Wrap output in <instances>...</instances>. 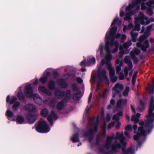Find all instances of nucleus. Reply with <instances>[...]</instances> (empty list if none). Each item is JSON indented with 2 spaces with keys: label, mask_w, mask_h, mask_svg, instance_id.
Masks as SVG:
<instances>
[{
  "label": "nucleus",
  "mask_w": 154,
  "mask_h": 154,
  "mask_svg": "<svg viewBox=\"0 0 154 154\" xmlns=\"http://www.w3.org/2000/svg\"><path fill=\"white\" fill-rule=\"evenodd\" d=\"M118 20V17H116L111 25V28L109 32L107 31L105 36L106 45H100L97 51V55H99L103 57L97 67V73L100 77L106 79V72L104 69L107 68L109 70L111 81L115 82L117 77L115 76V72L111 66L110 61L112 59L110 53H115L118 48L119 46L117 41L116 40L120 36L119 34H115L117 30V27L114 26Z\"/></svg>",
  "instance_id": "1"
},
{
  "label": "nucleus",
  "mask_w": 154,
  "mask_h": 154,
  "mask_svg": "<svg viewBox=\"0 0 154 154\" xmlns=\"http://www.w3.org/2000/svg\"><path fill=\"white\" fill-rule=\"evenodd\" d=\"M154 101L152 98L150 101L149 108V114L147 116V119L146 123L144 124L143 122L140 121L139 123L140 125L137 129V126L136 124L139 121V118L140 114L137 113L135 115H132L131 121L134 122V124L132 127L130 125H127L125 128V134L126 137L129 138L130 137V132L131 131L132 128L134 130L135 134L134 135V139L138 140L143 138V137L149 134L151 131L152 127V124L154 121Z\"/></svg>",
  "instance_id": "2"
},
{
  "label": "nucleus",
  "mask_w": 154,
  "mask_h": 154,
  "mask_svg": "<svg viewBox=\"0 0 154 154\" xmlns=\"http://www.w3.org/2000/svg\"><path fill=\"white\" fill-rule=\"evenodd\" d=\"M125 138L123 136V132H117L115 138L111 137H107L105 145L101 152H105L106 150H111L114 152L118 151L122 146H124L126 144Z\"/></svg>",
  "instance_id": "3"
},
{
  "label": "nucleus",
  "mask_w": 154,
  "mask_h": 154,
  "mask_svg": "<svg viewBox=\"0 0 154 154\" xmlns=\"http://www.w3.org/2000/svg\"><path fill=\"white\" fill-rule=\"evenodd\" d=\"M146 0H132L131 4H130L126 8V10L127 11H131L128 14H127L125 15V17L124 18L125 20H129L131 19L130 16L134 14L137 11L139 10L140 7L139 5L141 4V9L144 10L146 9L147 7L145 6V5L143 3V2Z\"/></svg>",
  "instance_id": "4"
},
{
  "label": "nucleus",
  "mask_w": 154,
  "mask_h": 154,
  "mask_svg": "<svg viewBox=\"0 0 154 154\" xmlns=\"http://www.w3.org/2000/svg\"><path fill=\"white\" fill-rule=\"evenodd\" d=\"M152 25H150L147 27L145 34L144 35L140 36L139 42L137 43L138 47L141 48L143 51H146V49L149 47V45L148 40H145L143 45H142V43L143 41L150 35V34L149 31L152 29Z\"/></svg>",
  "instance_id": "5"
},
{
  "label": "nucleus",
  "mask_w": 154,
  "mask_h": 154,
  "mask_svg": "<svg viewBox=\"0 0 154 154\" xmlns=\"http://www.w3.org/2000/svg\"><path fill=\"white\" fill-rule=\"evenodd\" d=\"M154 21V18H151L150 20H149L148 18L145 16L143 13H140L138 17L135 18V30L137 31H139L140 30V25L139 23L142 24H148L150 22Z\"/></svg>",
  "instance_id": "6"
},
{
  "label": "nucleus",
  "mask_w": 154,
  "mask_h": 154,
  "mask_svg": "<svg viewBox=\"0 0 154 154\" xmlns=\"http://www.w3.org/2000/svg\"><path fill=\"white\" fill-rule=\"evenodd\" d=\"M24 93L25 95L27 97H33L35 102L39 105H41L43 102L42 100L38 94H33L32 90L30 85H28L26 86Z\"/></svg>",
  "instance_id": "7"
},
{
  "label": "nucleus",
  "mask_w": 154,
  "mask_h": 154,
  "mask_svg": "<svg viewBox=\"0 0 154 154\" xmlns=\"http://www.w3.org/2000/svg\"><path fill=\"white\" fill-rule=\"evenodd\" d=\"M35 128L38 132L40 133H47L50 130V128L44 121L39 122L36 125Z\"/></svg>",
  "instance_id": "8"
},
{
  "label": "nucleus",
  "mask_w": 154,
  "mask_h": 154,
  "mask_svg": "<svg viewBox=\"0 0 154 154\" xmlns=\"http://www.w3.org/2000/svg\"><path fill=\"white\" fill-rule=\"evenodd\" d=\"M131 45V42L129 41L125 43L123 46H120L119 48L120 52L119 53V58H121L123 54H126L129 53L130 50L128 48Z\"/></svg>",
  "instance_id": "9"
},
{
  "label": "nucleus",
  "mask_w": 154,
  "mask_h": 154,
  "mask_svg": "<svg viewBox=\"0 0 154 154\" xmlns=\"http://www.w3.org/2000/svg\"><path fill=\"white\" fill-rule=\"evenodd\" d=\"M10 97L9 96H8L6 98V102L7 103H9L10 104L14 103L12 108L14 110L16 109L18 106L20 105V103L18 102H15L17 100V98L14 97H13L12 98L11 100L10 101Z\"/></svg>",
  "instance_id": "10"
},
{
  "label": "nucleus",
  "mask_w": 154,
  "mask_h": 154,
  "mask_svg": "<svg viewBox=\"0 0 154 154\" xmlns=\"http://www.w3.org/2000/svg\"><path fill=\"white\" fill-rule=\"evenodd\" d=\"M123 88V87L121 84H117L112 88V91L113 94V97H114L116 96V95L114 93H116L118 94L119 96H120L119 94L120 92L121 91Z\"/></svg>",
  "instance_id": "11"
},
{
  "label": "nucleus",
  "mask_w": 154,
  "mask_h": 154,
  "mask_svg": "<svg viewBox=\"0 0 154 154\" xmlns=\"http://www.w3.org/2000/svg\"><path fill=\"white\" fill-rule=\"evenodd\" d=\"M116 70L117 73L119 75V77L120 79L122 80L124 78L123 75H120V71H121V67L123 63L122 61H120L119 59H117L116 61Z\"/></svg>",
  "instance_id": "12"
},
{
  "label": "nucleus",
  "mask_w": 154,
  "mask_h": 154,
  "mask_svg": "<svg viewBox=\"0 0 154 154\" xmlns=\"http://www.w3.org/2000/svg\"><path fill=\"white\" fill-rule=\"evenodd\" d=\"M125 63H127L128 66V68H127V67H125L124 70L125 75V76H127L128 75V71L131 70L132 68V63L131 61L130 60L129 58L128 57H125Z\"/></svg>",
  "instance_id": "13"
},
{
  "label": "nucleus",
  "mask_w": 154,
  "mask_h": 154,
  "mask_svg": "<svg viewBox=\"0 0 154 154\" xmlns=\"http://www.w3.org/2000/svg\"><path fill=\"white\" fill-rule=\"evenodd\" d=\"M122 115V111L119 112L116 115H115L112 117V119L115 121V123L116 124V127L117 128H119L121 125L120 122L119 121V117Z\"/></svg>",
  "instance_id": "14"
},
{
  "label": "nucleus",
  "mask_w": 154,
  "mask_h": 154,
  "mask_svg": "<svg viewBox=\"0 0 154 154\" xmlns=\"http://www.w3.org/2000/svg\"><path fill=\"white\" fill-rule=\"evenodd\" d=\"M127 103V100L125 99H120L118 100L116 107L115 109L117 111H119L122 109L123 107Z\"/></svg>",
  "instance_id": "15"
},
{
  "label": "nucleus",
  "mask_w": 154,
  "mask_h": 154,
  "mask_svg": "<svg viewBox=\"0 0 154 154\" xmlns=\"http://www.w3.org/2000/svg\"><path fill=\"white\" fill-rule=\"evenodd\" d=\"M88 63L86 62L85 60V59L81 62V65L83 66H89L93 64L95 62V58L93 57H89L88 59Z\"/></svg>",
  "instance_id": "16"
},
{
  "label": "nucleus",
  "mask_w": 154,
  "mask_h": 154,
  "mask_svg": "<svg viewBox=\"0 0 154 154\" xmlns=\"http://www.w3.org/2000/svg\"><path fill=\"white\" fill-rule=\"evenodd\" d=\"M146 5L148 7L147 10V13L150 15H152L154 14L152 8L154 9V1H149L148 3H146Z\"/></svg>",
  "instance_id": "17"
},
{
  "label": "nucleus",
  "mask_w": 154,
  "mask_h": 154,
  "mask_svg": "<svg viewBox=\"0 0 154 154\" xmlns=\"http://www.w3.org/2000/svg\"><path fill=\"white\" fill-rule=\"evenodd\" d=\"M23 109L27 111L32 112H35L36 109L35 107L31 104L26 105L23 107Z\"/></svg>",
  "instance_id": "18"
},
{
  "label": "nucleus",
  "mask_w": 154,
  "mask_h": 154,
  "mask_svg": "<svg viewBox=\"0 0 154 154\" xmlns=\"http://www.w3.org/2000/svg\"><path fill=\"white\" fill-rule=\"evenodd\" d=\"M57 118V116L55 113L54 111L51 112L50 114L48 116V119L49 122L51 125H52L53 124L52 121L53 120H56Z\"/></svg>",
  "instance_id": "19"
},
{
  "label": "nucleus",
  "mask_w": 154,
  "mask_h": 154,
  "mask_svg": "<svg viewBox=\"0 0 154 154\" xmlns=\"http://www.w3.org/2000/svg\"><path fill=\"white\" fill-rule=\"evenodd\" d=\"M97 75L95 77H92L91 80H92L93 81H97V82H98V83H99V81H104V82H108V79H107L106 76V79H104L103 77H100L97 73Z\"/></svg>",
  "instance_id": "20"
},
{
  "label": "nucleus",
  "mask_w": 154,
  "mask_h": 154,
  "mask_svg": "<svg viewBox=\"0 0 154 154\" xmlns=\"http://www.w3.org/2000/svg\"><path fill=\"white\" fill-rule=\"evenodd\" d=\"M37 116L36 114L32 115L29 114L27 117V119L30 124H31L35 122L37 119Z\"/></svg>",
  "instance_id": "21"
},
{
  "label": "nucleus",
  "mask_w": 154,
  "mask_h": 154,
  "mask_svg": "<svg viewBox=\"0 0 154 154\" xmlns=\"http://www.w3.org/2000/svg\"><path fill=\"white\" fill-rule=\"evenodd\" d=\"M16 122L17 124H22L25 123V121L24 118L23 116H18L17 117Z\"/></svg>",
  "instance_id": "22"
},
{
  "label": "nucleus",
  "mask_w": 154,
  "mask_h": 154,
  "mask_svg": "<svg viewBox=\"0 0 154 154\" xmlns=\"http://www.w3.org/2000/svg\"><path fill=\"white\" fill-rule=\"evenodd\" d=\"M38 90L39 92H42L48 95H50L51 94V92L48 91L46 88L43 86H39Z\"/></svg>",
  "instance_id": "23"
},
{
  "label": "nucleus",
  "mask_w": 154,
  "mask_h": 154,
  "mask_svg": "<svg viewBox=\"0 0 154 154\" xmlns=\"http://www.w3.org/2000/svg\"><path fill=\"white\" fill-rule=\"evenodd\" d=\"M49 69H47L45 72V74L46 73L45 76L42 77L40 79V81L43 83H44L47 80L48 77L50 74V72L48 71Z\"/></svg>",
  "instance_id": "24"
},
{
  "label": "nucleus",
  "mask_w": 154,
  "mask_h": 154,
  "mask_svg": "<svg viewBox=\"0 0 154 154\" xmlns=\"http://www.w3.org/2000/svg\"><path fill=\"white\" fill-rule=\"evenodd\" d=\"M140 52V50L138 48H135L131 51L130 54L132 57H134L135 55H138Z\"/></svg>",
  "instance_id": "25"
},
{
  "label": "nucleus",
  "mask_w": 154,
  "mask_h": 154,
  "mask_svg": "<svg viewBox=\"0 0 154 154\" xmlns=\"http://www.w3.org/2000/svg\"><path fill=\"white\" fill-rule=\"evenodd\" d=\"M97 126H94L93 125L92 126L91 128L89 130V132L88 134H84V136H86V135H89L91 134L92 133L94 132H95L97 131Z\"/></svg>",
  "instance_id": "26"
},
{
  "label": "nucleus",
  "mask_w": 154,
  "mask_h": 154,
  "mask_svg": "<svg viewBox=\"0 0 154 154\" xmlns=\"http://www.w3.org/2000/svg\"><path fill=\"white\" fill-rule=\"evenodd\" d=\"M55 95L58 98H61L64 95V92L60 91L56 89L55 91Z\"/></svg>",
  "instance_id": "27"
},
{
  "label": "nucleus",
  "mask_w": 154,
  "mask_h": 154,
  "mask_svg": "<svg viewBox=\"0 0 154 154\" xmlns=\"http://www.w3.org/2000/svg\"><path fill=\"white\" fill-rule=\"evenodd\" d=\"M58 84L59 86L62 88H65L67 87V85L65 82L62 79H59Z\"/></svg>",
  "instance_id": "28"
},
{
  "label": "nucleus",
  "mask_w": 154,
  "mask_h": 154,
  "mask_svg": "<svg viewBox=\"0 0 154 154\" xmlns=\"http://www.w3.org/2000/svg\"><path fill=\"white\" fill-rule=\"evenodd\" d=\"M21 87L19 88L18 91L17 92L18 97L20 100L23 99L24 98V97L22 92V89H21Z\"/></svg>",
  "instance_id": "29"
},
{
  "label": "nucleus",
  "mask_w": 154,
  "mask_h": 154,
  "mask_svg": "<svg viewBox=\"0 0 154 154\" xmlns=\"http://www.w3.org/2000/svg\"><path fill=\"white\" fill-rule=\"evenodd\" d=\"M110 118L109 114H108L105 119L104 120L103 129L104 130L106 126V122H109L110 120Z\"/></svg>",
  "instance_id": "30"
},
{
  "label": "nucleus",
  "mask_w": 154,
  "mask_h": 154,
  "mask_svg": "<svg viewBox=\"0 0 154 154\" xmlns=\"http://www.w3.org/2000/svg\"><path fill=\"white\" fill-rule=\"evenodd\" d=\"M134 32V31H131V34L132 37V41L134 42H135L136 41V38L138 34Z\"/></svg>",
  "instance_id": "31"
},
{
  "label": "nucleus",
  "mask_w": 154,
  "mask_h": 154,
  "mask_svg": "<svg viewBox=\"0 0 154 154\" xmlns=\"http://www.w3.org/2000/svg\"><path fill=\"white\" fill-rule=\"evenodd\" d=\"M71 140L74 142H77L79 141L78 138V134H75L71 138Z\"/></svg>",
  "instance_id": "32"
},
{
  "label": "nucleus",
  "mask_w": 154,
  "mask_h": 154,
  "mask_svg": "<svg viewBox=\"0 0 154 154\" xmlns=\"http://www.w3.org/2000/svg\"><path fill=\"white\" fill-rule=\"evenodd\" d=\"M48 110L45 108L42 109L41 112V114L42 116L46 117L48 114Z\"/></svg>",
  "instance_id": "33"
},
{
  "label": "nucleus",
  "mask_w": 154,
  "mask_h": 154,
  "mask_svg": "<svg viewBox=\"0 0 154 154\" xmlns=\"http://www.w3.org/2000/svg\"><path fill=\"white\" fill-rule=\"evenodd\" d=\"M6 115L9 119L13 118L14 116L13 112L8 109L6 111Z\"/></svg>",
  "instance_id": "34"
},
{
  "label": "nucleus",
  "mask_w": 154,
  "mask_h": 154,
  "mask_svg": "<svg viewBox=\"0 0 154 154\" xmlns=\"http://www.w3.org/2000/svg\"><path fill=\"white\" fill-rule=\"evenodd\" d=\"M64 106L63 102V100L61 102L58 103L57 106V108L59 110H61Z\"/></svg>",
  "instance_id": "35"
},
{
  "label": "nucleus",
  "mask_w": 154,
  "mask_h": 154,
  "mask_svg": "<svg viewBox=\"0 0 154 154\" xmlns=\"http://www.w3.org/2000/svg\"><path fill=\"white\" fill-rule=\"evenodd\" d=\"M134 152L133 149L130 148L127 151H124L123 154H134Z\"/></svg>",
  "instance_id": "36"
},
{
  "label": "nucleus",
  "mask_w": 154,
  "mask_h": 154,
  "mask_svg": "<svg viewBox=\"0 0 154 154\" xmlns=\"http://www.w3.org/2000/svg\"><path fill=\"white\" fill-rule=\"evenodd\" d=\"M152 84L148 89V92L149 93H151L154 91V79L152 81Z\"/></svg>",
  "instance_id": "37"
},
{
  "label": "nucleus",
  "mask_w": 154,
  "mask_h": 154,
  "mask_svg": "<svg viewBox=\"0 0 154 154\" xmlns=\"http://www.w3.org/2000/svg\"><path fill=\"white\" fill-rule=\"evenodd\" d=\"M81 92L79 90H78L75 94L73 95V98L75 99H77L79 98L81 96Z\"/></svg>",
  "instance_id": "38"
},
{
  "label": "nucleus",
  "mask_w": 154,
  "mask_h": 154,
  "mask_svg": "<svg viewBox=\"0 0 154 154\" xmlns=\"http://www.w3.org/2000/svg\"><path fill=\"white\" fill-rule=\"evenodd\" d=\"M133 26V24L132 23H130L129 24L128 26H125L123 29V31L124 32H125L126 30H128V29H130L131 28H132Z\"/></svg>",
  "instance_id": "39"
},
{
  "label": "nucleus",
  "mask_w": 154,
  "mask_h": 154,
  "mask_svg": "<svg viewBox=\"0 0 154 154\" xmlns=\"http://www.w3.org/2000/svg\"><path fill=\"white\" fill-rule=\"evenodd\" d=\"M49 88L50 89H53L55 87V84L54 82L51 81L50 82L48 85Z\"/></svg>",
  "instance_id": "40"
},
{
  "label": "nucleus",
  "mask_w": 154,
  "mask_h": 154,
  "mask_svg": "<svg viewBox=\"0 0 154 154\" xmlns=\"http://www.w3.org/2000/svg\"><path fill=\"white\" fill-rule=\"evenodd\" d=\"M129 88L128 87H127L125 89L123 92V95L124 96H127L128 93L129 92Z\"/></svg>",
  "instance_id": "41"
},
{
  "label": "nucleus",
  "mask_w": 154,
  "mask_h": 154,
  "mask_svg": "<svg viewBox=\"0 0 154 154\" xmlns=\"http://www.w3.org/2000/svg\"><path fill=\"white\" fill-rule=\"evenodd\" d=\"M138 109L140 111H142L144 109V106L143 102H140V106L138 107Z\"/></svg>",
  "instance_id": "42"
},
{
  "label": "nucleus",
  "mask_w": 154,
  "mask_h": 154,
  "mask_svg": "<svg viewBox=\"0 0 154 154\" xmlns=\"http://www.w3.org/2000/svg\"><path fill=\"white\" fill-rule=\"evenodd\" d=\"M104 112L103 110H102L101 112L100 115H99L97 119V121L98 122L99 119H101L103 116Z\"/></svg>",
  "instance_id": "43"
},
{
  "label": "nucleus",
  "mask_w": 154,
  "mask_h": 154,
  "mask_svg": "<svg viewBox=\"0 0 154 154\" xmlns=\"http://www.w3.org/2000/svg\"><path fill=\"white\" fill-rule=\"evenodd\" d=\"M115 103V101L113 100H111L110 101V104L108 106V109H110L112 107V105H114Z\"/></svg>",
  "instance_id": "44"
},
{
  "label": "nucleus",
  "mask_w": 154,
  "mask_h": 154,
  "mask_svg": "<svg viewBox=\"0 0 154 154\" xmlns=\"http://www.w3.org/2000/svg\"><path fill=\"white\" fill-rule=\"evenodd\" d=\"M136 75L137 73L133 76L132 79V83L133 85H134L135 83Z\"/></svg>",
  "instance_id": "45"
},
{
  "label": "nucleus",
  "mask_w": 154,
  "mask_h": 154,
  "mask_svg": "<svg viewBox=\"0 0 154 154\" xmlns=\"http://www.w3.org/2000/svg\"><path fill=\"white\" fill-rule=\"evenodd\" d=\"M115 124V123L114 122H111L108 125V128L109 129L113 127L114 126Z\"/></svg>",
  "instance_id": "46"
},
{
  "label": "nucleus",
  "mask_w": 154,
  "mask_h": 154,
  "mask_svg": "<svg viewBox=\"0 0 154 154\" xmlns=\"http://www.w3.org/2000/svg\"><path fill=\"white\" fill-rule=\"evenodd\" d=\"M107 91L108 90L107 89H106L103 91L102 94V97L103 98H105L106 96V94L107 92Z\"/></svg>",
  "instance_id": "47"
},
{
  "label": "nucleus",
  "mask_w": 154,
  "mask_h": 154,
  "mask_svg": "<svg viewBox=\"0 0 154 154\" xmlns=\"http://www.w3.org/2000/svg\"><path fill=\"white\" fill-rule=\"evenodd\" d=\"M77 81L79 83H82L83 82L82 79L79 77L78 78L76 79Z\"/></svg>",
  "instance_id": "48"
},
{
  "label": "nucleus",
  "mask_w": 154,
  "mask_h": 154,
  "mask_svg": "<svg viewBox=\"0 0 154 154\" xmlns=\"http://www.w3.org/2000/svg\"><path fill=\"white\" fill-rule=\"evenodd\" d=\"M126 38V36L125 35H122L121 39L122 41H124Z\"/></svg>",
  "instance_id": "49"
},
{
  "label": "nucleus",
  "mask_w": 154,
  "mask_h": 154,
  "mask_svg": "<svg viewBox=\"0 0 154 154\" xmlns=\"http://www.w3.org/2000/svg\"><path fill=\"white\" fill-rule=\"evenodd\" d=\"M92 97V93L91 92L88 98V102L89 103L91 100V98Z\"/></svg>",
  "instance_id": "50"
},
{
  "label": "nucleus",
  "mask_w": 154,
  "mask_h": 154,
  "mask_svg": "<svg viewBox=\"0 0 154 154\" xmlns=\"http://www.w3.org/2000/svg\"><path fill=\"white\" fill-rule=\"evenodd\" d=\"M38 79H35V82H34L33 83V84L34 85H37L38 84Z\"/></svg>",
  "instance_id": "51"
},
{
  "label": "nucleus",
  "mask_w": 154,
  "mask_h": 154,
  "mask_svg": "<svg viewBox=\"0 0 154 154\" xmlns=\"http://www.w3.org/2000/svg\"><path fill=\"white\" fill-rule=\"evenodd\" d=\"M70 91H67L66 94V95L67 97H69L70 96Z\"/></svg>",
  "instance_id": "52"
},
{
  "label": "nucleus",
  "mask_w": 154,
  "mask_h": 154,
  "mask_svg": "<svg viewBox=\"0 0 154 154\" xmlns=\"http://www.w3.org/2000/svg\"><path fill=\"white\" fill-rule=\"evenodd\" d=\"M91 107V105L90 106H88L86 108L85 111L86 112H87L88 111V110Z\"/></svg>",
  "instance_id": "53"
},
{
  "label": "nucleus",
  "mask_w": 154,
  "mask_h": 154,
  "mask_svg": "<svg viewBox=\"0 0 154 154\" xmlns=\"http://www.w3.org/2000/svg\"><path fill=\"white\" fill-rule=\"evenodd\" d=\"M131 110H132V111L133 112H134V113H135V111L134 109V107L133 106L131 105Z\"/></svg>",
  "instance_id": "54"
},
{
  "label": "nucleus",
  "mask_w": 154,
  "mask_h": 154,
  "mask_svg": "<svg viewBox=\"0 0 154 154\" xmlns=\"http://www.w3.org/2000/svg\"><path fill=\"white\" fill-rule=\"evenodd\" d=\"M124 12L122 11H121L120 13V16L121 17H123L124 15Z\"/></svg>",
  "instance_id": "55"
},
{
  "label": "nucleus",
  "mask_w": 154,
  "mask_h": 154,
  "mask_svg": "<svg viewBox=\"0 0 154 154\" xmlns=\"http://www.w3.org/2000/svg\"><path fill=\"white\" fill-rule=\"evenodd\" d=\"M150 42L151 43H153L154 42V39L153 38H151L150 39Z\"/></svg>",
  "instance_id": "56"
},
{
  "label": "nucleus",
  "mask_w": 154,
  "mask_h": 154,
  "mask_svg": "<svg viewBox=\"0 0 154 154\" xmlns=\"http://www.w3.org/2000/svg\"><path fill=\"white\" fill-rule=\"evenodd\" d=\"M145 29L144 27H142V30L141 32L143 33V32L144 31Z\"/></svg>",
  "instance_id": "57"
},
{
  "label": "nucleus",
  "mask_w": 154,
  "mask_h": 154,
  "mask_svg": "<svg viewBox=\"0 0 154 154\" xmlns=\"http://www.w3.org/2000/svg\"><path fill=\"white\" fill-rule=\"evenodd\" d=\"M126 119L129 121L130 118L129 116L128 115H126Z\"/></svg>",
  "instance_id": "58"
},
{
  "label": "nucleus",
  "mask_w": 154,
  "mask_h": 154,
  "mask_svg": "<svg viewBox=\"0 0 154 154\" xmlns=\"http://www.w3.org/2000/svg\"><path fill=\"white\" fill-rule=\"evenodd\" d=\"M54 105V103L53 102H52L50 104V106H53Z\"/></svg>",
  "instance_id": "59"
},
{
  "label": "nucleus",
  "mask_w": 154,
  "mask_h": 154,
  "mask_svg": "<svg viewBox=\"0 0 154 154\" xmlns=\"http://www.w3.org/2000/svg\"><path fill=\"white\" fill-rule=\"evenodd\" d=\"M82 144V143H79L77 145L78 146H80Z\"/></svg>",
  "instance_id": "60"
},
{
  "label": "nucleus",
  "mask_w": 154,
  "mask_h": 154,
  "mask_svg": "<svg viewBox=\"0 0 154 154\" xmlns=\"http://www.w3.org/2000/svg\"><path fill=\"white\" fill-rule=\"evenodd\" d=\"M132 74V71H131V72H130L129 73V75H130V76H131Z\"/></svg>",
  "instance_id": "61"
}]
</instances>
